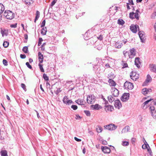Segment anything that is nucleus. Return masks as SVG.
I'll return each instance as SVG.
<instances>
[{
	"label": "nucleus",
	"mask_w": 156,
	"mask_h": 156,
	"mask_svg": "<svg viewBox=\"0 0 156 156\" xmlns=\"http://www.w3.org/2000/svg\"><path fill=\"white\" fill-rule=\"evenodd\" d=\"M145 141L146 144L145 143V144L143 145L142 146V147L144 149H147V148H148V147H149V146L145 140Z\"/></svg>",
	"instance_id": "nucleus-36"
},
{
	"label": "nucleus",
	"mask_w": 156,
	"mask_h": 156,
	"mask_svg": "<svg viewBox=\"0 0 156 156\" xmlns=\"http://www.w3.org/2000/svg\"><path fill=\"white\" fill-rule=\"evenodd\" d=\"M114 106L116 108L118 109L122 107L121 104L119 100H117L115 101Z\"/></svg>",
	"instance_id": "nucleus-9"
},
{
	"label": "nucleus",
	"mask_w": 156,
	"mask_h": 156,
	"mask_svg": "<svg viewBox=\"0 0 156 156\" xmlns=\"http://www.w3.org/2000/svg\"><path fill=\"white\" fill-rule=\"evenodd\" d=\"M122 65V68H124L128 67V65L124 61H122L121 64Z\"/></svg>",
	"instance_id": "nucleus-33"
},
{
	"label": "nucleus",
	"mask_w": 156,
	"mask_h": 156,
	"mask_svg": "<svg viewBox=\"0 0 156 156\" xmlns=\"http://www.w3.org/2000/svg\"><path fill=\"white\" fill-rule=\"evenodd\" d=\"M130 29L132 32L136 33L137 32V29H139V27L137 25L132 24L130 26Z\"/></svg>",
	"instance_id": "nucleus-5"
},
{
	"label": "nucleus",
	"mask_w": 156,
	"mask_h": 156,
	"mask_svg": "<svg viewBox=\"0 0 156 156\" xmlns=\"http://www.w3.org/2000/svg\"><path fill=\"white\" fill-rule=\"evenodd\" d=\"M127 53H128V52L127 51H123V54L125 56V57H126V55L127 54Z\"/></svg>",
	"instance_id": "nucleus-64"
},
{
	"label": "nucleus",
	"mask_w": 156,
	"mask_h": 156,
	"mask_svg": "<svg viewBox=\"0 0 156 156\" xmlns=\"http://www.w3.org/2000/svg\"><path fill=\"white\" fill-rule=\"evenodd\" d=\"M150 69L151 72L156 73V65L154 64H150Z\"/></svg>",
	"instance_id": "nucleus-13"
},
{
	"label": "nucleus",
	"mask_w": 156,
	"mask_h": 156,
	"mask_svg": "<svg viewBox=\"0 0 156 156\" xmlns=\"http://www.w3.org/2000/svg\"><path fill=\"white\" fill-rule=\"evenodd\" d=\"M75 102L79 105H84L83 100L81 99H78L76 100Z\"/></svg>",
	"instance_id": "nucleus-23"
},
{
	"label": "nucleus",
	"mask_w": 156,
	"mask_h": 156,
	"mask_svg": "<svg viewBox=\"0 0 156 156\" xmlns=\"http://www.w3.org/2000/svg\"><path fill=\"white\" fill-rule=\"evenodd\" d=\"M21 87L25 91H26L27 90L26 88V86L25 84L23 83H21Z\"/></svg>",
	"instance_id": "nucleus-46"
},
{
	"label": "nucleus",
	"mask_w": 156,
	"mask_h": 156,
	"mask_svg": "<svg viewBox=\"0 0 156 156\" xmlns=\"http://www.w3.org/2000/svg\"><path fill=\"white\" fill-rule=\"evenodd\" d=\"M20 57L22 59H24L26 58V55L25 54H21L20 55Z\"/></svg>",
	"instance_id": "nucleus-56"
},
{
	"label": "nucleus",
	"mask_w": 156,
	"mask_h": 156,
	"mask_svg": "<svg viewBox=\"0 0 156 156\" xmlns=\"http://www.w3.org/2000/svg\"><path fill=\"white\" fill-rule=\"evenodd\" d=\"M25 2L26 4L29 5L33 2L32 0H25Z\"/></svg>",
	"instance_id": "nucleus-41"
},
{
	"label": "nucleus",
	"mask_w": 156,
	"mask_h": 156,
	"mask_svg": "<svg viewBox=\"0 0 156 156\" xmlns=\"http://www.w3.org/2000/svg\"><path fill=\"white\" fill-rule=\"evenodd\" d=\"M102 144L104 145H107V142L105 140H102Z\"/></svg>",
	"instance_id": "nucleus-62"
},
{
	"label": "nucleus",
	"mask_w": 156,
	"mask_h": 156,
	"mask_svg": "<svg viewBox=\"0 0 156 156\" xmlns=\"http://www.w3.org/2000/svg\"><path fill=\"white\" fill-rule=\"evenodd\" d=\"M1 33L2 34L3 37L4 36H7L8 34L7 31L5 30H1Z\"/></svg>",
	"instance_id": "nucleus-24"
},
{
	"label": "nucleus",
	"mask_w": 156,
	"mask_h": 156,
	"mask_svg": "<svg viewBox=\"0 0 156 156\" xmlns=\"http://www.w3.org/2000/svg\"><path fill=\"white\" fill-rule=\"evenodd\" d=\"M71 104H73V102L71 100H69L66 104L69 105Z\"/></svg>",
	"instance_id": "nucleus-50"
},
{
	"label": "nucleus",
	"mask_w": 156,
	"mask_h": 156,
	"mask_svg": "<svg viewBox=\"0 0 156 156\" xmlns=\"http://www.w3.org/2000/svg\"><path fill=\"white\" fill-rule=\"evenodd\" d=\"M144 32L143 31H139L138 35L140 38L141 42H144V41L145 35L144 34Z\"/></svg>",
	"instance_id": "nucleus-10"
},
{
	"label": "nucleus",
	"mask_w": 156,
	"mask_h": 156,
	"mask_svg": "<svg viewBox=\"0 0 156 156\" xmlns=\"http://www.w3.org/2000/svg\"><path fill=\"white\" fill-rule=\"evenodd\" d=\"M150 109L151 111H153L154 112H155V111L154 107V106H151L150 107Z\"/></svg>",
	"instance_id": "nucleus-59"
},
{
	"label": "nucleus",
	"mask_w": 156,
	"mask_h": 156,
	"mask_svg": "<svg viewBox=\"0 0 156 156\" xmlns=\"http://www.w3.org/2000/svg\"><path fill=\"white\" fill-rule=\"evenodd\" d=\"M152 90L151 89L144 88L142 90V92L143 94L146 95L147 94L150 93L151 92Z\"/></svg>",
	"instance_id": "nucleus-15"
},
{
	"label": "nucleus",
	"mask_w": 156,
	"mask_h": 156,
	"mask_svg": "<svg viewBox=\"0 0 156 156\" xmlns=\"http://www.w3.org/2000/svg\"><path fill=\"white\" fill-rule=\"evenodd\" d=\"M84 112L85 114L87 116H90V112L88 110H84Z\"/></svg>",
	"instance_id": "nucleus-42"
},
{
	"label": "nucleus",
	"mask_w": 156,
	"mask_h": 156,
	"mask_svg": "<svg viewBox=\"0 0 156 156\" xmlns=\"http://www.w3.org/2000/svg\"><path fill=\"white\" fill-rule=\"evenodd\" d=\"M108 82L110 86L115 87L116 84L115 82L112 79H109L108 80Z\"/></svg>",
	"instance_id": "nucleus-21"
},
{
	"label": "nucleus",
	"mask_w": 156,
	"mask_h": 156,
	"mask_svg": "<svg viewBox=\"0 0 156 156\" xmlns=\"http://www.w3.org/2000/svg\"><path fill=\"white\" fill-rule=\"evenodd\" d=\"M57 0H54L51 2L50 5V6H53L56 3Z\"/></svg>",
	"instance_id": "nucleus-53"
},
{
	"label": "nucleus",
	"mask_w": 156,
	"mask_h": 156,
	"mask_svg": "<svg viewBox=\"0 0 156 156\" xmlns=\"http://www.w3.org/2000/svg\"><path fill=\"white\" fill-rule=\"evenodd\" d=\"M45 20H44L42 22L41 24V27H44L45 26Z\"/></svg>",
	"instance_id": "nucleus-52"
},
{
	"label": "nucleus",
	"mask_w": 156,
	"mask_h": 156,
	"mask_svg": "<svg viewBox=\"0 0 156 156\" xmlns=\"http://www.w3.org/2000/svg\"><path fill=\"white\" fill-rule=\"evenodd\" d=\"M128 2L129 3V4H131L132 5H133L134 3L133 2V0H128Z\"/></svg>",
	"instance_id": "nucleus-63"
},
{
	"label": "nucleus",
	"mask_w": 156,
	"mask_h": 156,
	"mask_svg": "<svg viewBox=\"0 0 156 156\" xmlns=\"http://www.w3.org/2000/svg\"><path fill=\"white\" fill-rule=\"evenodd\" d=\"M122 144L124 146H128L129 144V143L127 141H123L122 142Z\"/></svg>",
	"instance_id": "nucleus-44"
},
{
	"label": "nucleus",
	"mask_w": 156,
	"mask_h": 156,
	"mask_svg": "<svg viewBox=\"0 0 156 156\" xmlns=\"http://www.w3.org/2000/svg\"><path fill=\"white\" fill-rule=\"evenodd\" d=\"M69 98H68L67 96H65L63 99V102L64 104H66L67 102V101L69 100Z\"/></svg>",
	"instance_id": "nucleus-32"
},
{
	"label": "nucleus",
	"mask_w": 156,
	"mask_h": 156,
	"mask_svg": "<svg viewBox=\"0 0 156 156\" xmlns=\"http://www.w3.org/2000/svg\"><path fill=\"white\" fill-rule=\"evenodd\" d=\"M46 44V43H44L41 46V50L42 51H44L45 50V48L44 47V46Z\"/></svg>",
	"instance_id": "nucleus-48"
},
{
	"label": "nucleus",
	"mask_w": 156,
	"mask_h": 156,
	"mask_svg": "<svg viewBox=\"0 0 156 156\" xmlns=\"http://www.w3.org/2000/svg\"><path fill=\"white\" fill-rule=\"evenodd\" d=\"M43 77L45 80L48 81L49 80L48 77L47 76L46 74L44 73L43 75Z\"/></svg>",
	"instance_id": "nucleus-40"
},
{
	"label": "nucleus",
	"mask_w": 156,
	"mask_h": 156,
	"mask_svg": "<svg viewBox=\"0 0 156 156\" xmlns=\"http://www.w3.org/2000/svg\"><path fill=\"white\" fill-rule=\"evenodd\" d=\"M43 41L42 38H39L38 44V46H40L41 44V42Z\"/></svg>",
	"instance_id": "nucleus-45"
},
{
	"label": "nucleus",
	"mask_w": 156,
	"mask_h": 156,
	"mask_svg": "<svg viewBox=\"0 0 156 156\" xmlns=\"http://www.w3.org/2000/svg\"><path fill=\"white\" fill-rule=\"evenodd\" d=\"M91 107L93 110H98L102 108L101 106L98 104H96L95 105H91Z\"/></svg>",
	"instance_id": "nucleus-12"
},
{
	"label": "nucleus",
	"mask_w": 156,
	"mask_h": 156,
	"mask_svg": "<svg viewBox=\"0 0 156 156\" xmlns=\"http://www.w3.org/2000/svg\"><path fill=\"white\" fill-rule=\"evenodd\" d=\"M22 50L25 53H27L28 52V48L27 46L24 47L22 49Z\"/></svg>",
	"instance_id": "nucleus-31"
},
{
	"label": "nucleus",
	"mask_w": 156,
	"mask_h": 156,
	"mask_svg": "<svg viewBox=\"0 0 156 156\" xmlns=\"http://www.w3.org/2000/svg\"><path fill=\"white\" fill-rule=\"evenodd\" d=\"M17 23H16L14 24H11L10 25V27L12 28H16L17 27Z\"/></svg>",
	"instance_id": "nucleus-55"
},
{
	"label": "nucleus",
	"mask_w": 156,
	"mask_h": 156,
	"mask_svg": "<svg viewBox=\"0 0 156 156\" xmlns=\"http://www.w3.org/2000/svg\"><path fill=\"white\" fill-rule=\"evenodd\" d=\"M26 65L27 66V67L30 69H32V67L31 66L30 64L28 62H27L26 63Z\"/></svg>",
	"instance_id": "nucleus-49"
},
{
	"label": "nucleus",
	"mask_w": 156,
	"mask_h": 156,
	"mask_svg": "<svg viewBox=\"0 0 156 156\" xmlns=\"http://www.w3.org/2000/svg\"><path fill=\"white\" fill-rule=\"evenodd\" d=\"M104 127L105 129L109 130H113L117 128V126L113 124H110L105 125Z\"/></svg>",
	"instance_id": "nucleus-4"
},
{
	"label": "nucleus",
	"mask_w": 156,
	"mask_h": 156,
	"mask_svg": "<svg viewBox=\"0 0 156 156\" xmlns=\"http://www.w3.org/2000/svg\"><path fill=\"white\" fill-rule=\"evenodd\" d=\"M101 149L102 151L105 154H108L111 151L110 149L107 146H102Z\"/></svg>",
	"instance_id": "nucleus-8"
},
{
	"label": "nucleus",
	"mask_w": 156,
	"mask_h": 156,
	"mask_svg": "<svg viewBox=\"0 0 156 156\" xmlns=\"http://www.w3.org/2000/svg\"><path fill=\"white\" fill-rule=\"evenodd\" d=\"M41 63H39L38 64V66L41 71L42 72H44V70L43 67V65L41 64Z\"/></svg>",
	"instance_id": "nucleus-30"
},
{
	"label": "nucleus",
	"mask_w": 156,
	"mask_h": 156,
	"mask_svg": "<svg viewBox=\"0 0 156 156\" xmlns=\"http://www.w3.org/2000/svg\"><path fill=\"white\" fill-rule=\"evenodd\" d=\"M38 59L40 62L39 63H42L43 61V55L41 52L38 53Z\"/></svg>",
	"instance_id": "nucleus-18"
},
{
	"label": "nucleus",
	"mask_w": 156,
	"mask_h": 156,
	"mask_svg": "<svg viewBox=\"0 0 156 156\" xmlns=\"http://www.w3.org/2000/svg\"><path fill=\"white\" fill-rule=\"evenodd\" d=\"M134 14V13L133 12H130L129 13V17L132 19H134L135 17Z\"/></svg>",
	"instance_id": "nucleus-37"
},
{
	"label": "nucleus",
	"mask_w": 156,
	"mask_h": 156,
	"mask_svg": "<svg viewBox=\"0 0 156 156\" xmlns=\"http://www.w3.org/2000/svg\"><path fill=\"white\" fill-rule=\"evenodd\" d=\"M111 92L112 94V95L115 97L118 96L119 94V90L113 87L111 89Z\"/></svg>",
	"instance_id": "nucleus-7"
},
{
	"label": "nucleus",
	"mask_w": 156,
	"mask_h": 156,
	"mask_svg": "<svg viewBox=\"0 0 156 156\" xmlns=\"http://www.w3.org/2000/svg\"><path fill=\"white\" fill-rule=\"evenodd\" d=\"M3 15L7 19L12 20L14 17V14L10 10L5 11Z\"/></svg>",
	"instance_id": "nucleus-1"
},
{
	"label": "nucleus",
	"mask_w": 156,
	"mask_h": 156,
	"mask_svg": "<svg viewBox=\"0 0 156 156\" xmlns=\"http://www.w3.org/2000/svg\"><path fill=\"white\" fill-rule=\"evenodd\" d=\"M71 108L74 110H75L77 109L78 107L76 105H73L71 106Z\"/></svg>",
	"instance_id": "nucleus-47"
},
{
	"label": "nucleus",
	"mask_w": 156,
	"mask_h": 156,
	"mask_svg": "<svg viewBox=\"0 0 156 156\" xmlns=\"http://www.w3.org/2000/svg\"><path fill=\"white\" fill-rule=\"evenodd\" d=\"M4 10V6L2 4L0 3V13H2Z\"/></svg>",
	"instance_id": "nucleus-26"
},
{
	"label": "nucleus",
	"mask_w": 156,
	"mask_h": 156,
	"mask_svg": "<svg viewBox=\"0 0 156 156\" xmlns=\"http://www.w3.org/2000/svg\"><path fill=\"white\" fill-rule=\"evenodd\" d=\"M124 87L126 89L131 90L133 88V85L132 83L126 81L124 83Z\"/></svg>",
	"instance_id": "nucleus-3"
},
{
	"label": "nucleus",
	"mask_w": 156,
	"mask_h": 156,
	"mask_svg": "<svg viewBox=\"0 0 156 156\" xmlns=\"http://www.w3.org/2000/svg\"><path fill=\"white\" fill-rule=\"evenodd\" d=\"M96 130L98 133H101L102 130V128L101 126H98L96 128Z\"/></svg>",
	"instance_id": "nucleus-29"
},
{
	"label": "nucleus",
	"mask_w": 156,
	"mask_h": 156,
	"mask_svg": "<svg viewBox=\"0 0 156 156\" xmlns=\"http://www.w3.org/2000/svg\"><path fill=\"white\" fill-rule=\"evenodd\" d=\"M151 80V76L149 74L147 75V78L145 81L143 85L144 86L146 85Z\"/></svg>",
	"instance_id": "nucleus-17"
},
{
	"label": "nucleus",
	"mask_w": 156,
	"mask_h": 156,
	"mask_svg": "<svg viewBox=\"0 0 156 156\" xmlns=\"http://www.w3.org/2000/svg\"><path fill=\"white\" fill-rule=\"evenodd\" d=\"M9 42L7 41H4L3 44V46L5 48H7L9 45Z\"/></svg>",
	"instance_id": "nucleus-39"
},
{
	"label": "nucleus",
	"mask_w": 156,
	"mask_h": 156,
	"mask_svg": "<svg viewBox=\"0 0 156 156\" xmlns=\"http://www.w3.org/2000/svg\"><path fill=\"white\" fill-rule=\"evenodd\" d=\"M130 55H129V58H132L135 55V49L133 48L130 50Z\"/></svg>",
	"instance_id": "nucleus-16"
},
{
	"label": "nucleus",
	"mask_w": 156,
	"mask_h": 156,
	"mask_svg": "<svg viewBox=\"0 0 156 156\" xmlns=\"http://www.w3.org/2000/svg\"><path fill=\"white\" fill-rule=\"evenodd\" d=\"M122 45V44L120 42H117L115 43L114 46L116 48H119L121 47Z\"/></svg>",
	"instance_id": "nucleus-22"
},
{
	"label": "nucleus",
	"mask_w": 156,
	"mask_h": 156,
	"mask_svg": "<svg viewBox=\"0 0 156 156\" xmlns=\"http://www.w3.org/2000/svg\"><path fill=\"white\" fill-rule=\"evenodd\" d=\"M105 110L107 112L108 111L112 112L114 109L113 107L111 105H106L105 106Z\"/></svg>",
	"instance_id": "nucleus-11"
},
{
	"label": "nucleus",
	"mask_w": 156,
	"mask_h": 156,
	"mask_svg": "<svg viewBox=\"0 0 156 156\" xmlns=\"http://www.w3.org/2000/svg\"><path fill=\"white\" fill-rule=\"evenodd\" d=\"M141 62L140 60V58L139 57L136 58L135 60V64L136 65L137 67L139 68L140 67V65L141 64Z\"/></svg>",
	"instance_id": "nucleus-14"
},
{
	"label": "nucleus",
	"mask_w": 156,
	"mask_h": 156,
	"mask_svg": "<svg viewBox=\"0 0 156 156\" xmlns=\"http://www.w3.org/2000/svg\"><path fill=\"white\" fill-rule=\"evenodd\" d=\"M139 75L138 74H137L135 76H133V78L131 79L133 80L136 81L137 80V79H138L139 78Z\"/></svg>",
	"instance_id": "nucleus-35"
},
{
	"label": "nucleus",
	"mask_w": 156,
	"mask_h": 156,
	"mask_svg": "<svg viewBox=\"0 0 156 156\" xmlns=\"http://www.w3.org/2000/svg\"><path fill=\"white\" fill-rule=\"evenodd\" d=\"M118 23L120 25H123L124 23L125 22L123 21V20L121 19H119L118 20Z\"/></svg>",
	"instance_id": "nucleus-28"
},
{
	"label": "nucleus",
	"mask_w": 156,
	"mask_h": 156,
	"mask_svg": "<svg viewBox=\"0 0 156 156\" xmlns=\"http://www.w3.org/2000/svg\"><path fill=\"white\" fill-rule=\"evenodd\" d=\"M114 96L112 95L108 96V99L110 102H112L115 100Z\"/></svg>",
	"instance_id": "nucleus-20"
},
{
	"label": "nucleus",
	"mask_w": 156,
	"mask_h": 156,
	"mask_svg": "<svg viewBox=\"0 0 156 156\" xmlns=\"http://www.w3.org/2000/svg\"><path fill=\"white\" fill-rule=\"evenodd\" d=\"M1 154L2 156H8L7 151L5 150L1 151Z\"/></svg>",
	"instance_id": "nucleus-27"
},
{
	"label": "nucleus",
	"mask_w": 156,
	"mask_h": 156,
	"mask_svg": "<svg viewBox=\"0 0 156 156\" xmlns=\"http://www.w3.org/2000/svg\"><path fill=\"white\" fill-rule=\"evenodd\" d=\"M60 88H58L57 89L56 91L55 92V93L56 94H58L59 92H61Z\"/></svg>",
	"instance_id": "nucleus-57"
},
{
	"label": "nucleus",
	"mask_w": 156,
	"mask_h": 156,
	"mask_svg": "<svg viewBox=\"0 0 156 156\" xmlns=\"http://www.w3.org/2000/svg\"><path fill=\"white\" fill-rule=\"evenodd\" d=\"M134 15L135 18H136L138 20H139V13L135 12Z\"/></svg>",
	"instance_id": "nucleus-43"
},
{
	"label": "nucleus",
	"mask_w": 156,
	"mask_h": 156,
	"mask_svg": "<svg viewBox=\"0 0 156 156\" xmlns=\"http://www.w3.org/2000/svg\"><path fill=\"white\" fill-rule=\"evenodd\" d=\"M40 12L38 11H37L36 14V20H38L40 17Z\"/></svg>",
	"instance_id": "nucleus-38"
},
{
	"label": "nucleus",
	"mask_w": 156,
	"mask_h": 156,
	"mask_svg": "<svg viewBox=\"0 0 156 156\" xmlns=\"http://www.w3.org/2000/svg\"><path fill=\"white\" fill-rule=\"evenodd\" d=\"M47 32V29L46 27H44L41 30V34L43 35H45L46 34V33Z\"/></svg>",
	"instance_id": "nucleus-25"
},
{
	"label": "nucleus",
	"mask_w": 156,
	"mask_h": 156,
	"mask_svg": "<svg viewBox=\"0 0 156 156\" xmlns=\"http://www.w3.org/2000/svg\"><path fill=\"white\" fill-rule=\"evenodd\" d=\"M129 94L128 93H124L121 97V99L123 101H125L129 99Z\"/></svg>",
	"instance_id": "nucleus-6"
},
{
	"label": "nucleus",
	"mask_w": 156,
	"mask_h": 156,
	"mask_svg": "<svg viewBox=\"0 0 156 156\" xmlns=\"http://www.w3.org/2000/svg\"><path fill=\"white\" fill-rule=\"evenodd\" d=\"M3 63L4 66H7L8 65V62L7 60L5 59H4L3 60Z\"/></svg>",
	"instance_id": "nucleus-51"
},
{
	"label": "nucleus",
	"mask_w": 156,
	"mask_h": 156,
	"mask_svg": "<svg viewBox=\"0 0 156 156\" xmlns=\"http://www.w3.org/2000/svg\"><path fill=\"white\" fill-rule=\"evenodd\" d=\"M126 129L125 128V127L124 128H123L121 131V133H126Z\"/></svg>",
	"instance_id": "nucleus-60"
},
{
	"label": "nucleus",
	"mask_w": 156,
	"mask_h": 156,
	"mask_svg": "<svg viewBox=\"0 0 156 156\" xmlns=\"http://www.w3.org/2000/svg\"><path fill=\"white\" fill-rule=\"evenodd\" d=\"M147 149L148 153L150 154V155H151L152 153V151L149 146V147H148V148H147Z\"/></svg>",
	"instance_id": "nucleus-54"
},
{
	"label": "nucleus",
	"mask_w": 156,
	"mask_h": 156,
	"mask_svg": "<svg viewBox=\"0 0 156 156\" xmlns=\"http://www.w3.org/2000/svg\"><path fill=\"white\" fill-rule=\"evenodd\" d=\"M87 100L88 104H91L95 102L96 99L94 96L91 95L87 97Z\"/></svg>",
	"instance_id": "nucleus-2"
},
{
	"label": "nucleus",
	"mask_w": 156,
	"mask_h": 156,
	"mask_svg": "<svg viewBox=\"0 0 156 156\" xmlns=\"http://www.w3.org/2000/svg\"><path fill=\"white\" fill-rule=\"evenodd\" d=\"M74 139L77 142H80L81 141V140L80 139H78L76 137H74Z\"/></svg>",
	"instance_id": "nucleus-61"
},
{
	"label": "nucleus",
	"mask_w": 156,
	"mask_h": 156,
	"mask_svg": "<svg viewBox=\"0 0 156 156\" xmlns=\"http://www.w3.org/2000/svg\"><path fill=\"white\" fill-rule=\"evenodd\" d=\"M125 128L126 129V132H129L130 129V127L128 126H126Z\"/></svg>",
	"instance_id": "nucleus-58"
},
{
	"label": "nucleus",
	"mask_w": 156,
	"mask_h": 156,
	"mask_svg": "<svg viewBox=\"0 0 156 156\" xmlns=\"http://www.w3.org/2000/svg\"><path fill=\"white\" fill-rule=\"evenodd\" d=\"M153 100V99H151L150 100H147L146 101H145L142 105V108L144 109H145L147 108V107H145L146 105L148 104V103L150 101Z\"/></svg>",
	"instance_id": "nucleus-19"
},
{
	"label": "nucleus",
	"mask_w": 156,
	"mask_h": 156,
	"mask_svg": "<svg viewBox=\"0 0 156 156\" xmlns=\"http://www.w3.org/2000/svg\"><path fill=\"white\" fill-rule=\"evenodd\" d=\"M136 72H133L132 71L130 75V77L131 79L132 78H133V76H135L137 74Z\"/></svg>",
	"instance_id": "nucleus-34"
}]
</instances>
